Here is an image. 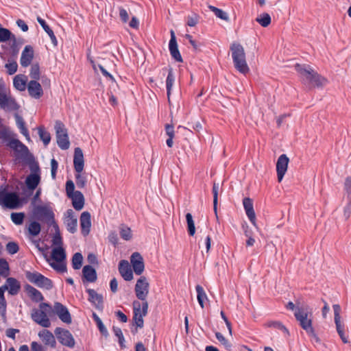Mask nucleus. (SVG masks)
Instances as JSON below:
<instances>
[{"mask_svg": "<svg viewBox=\"0 0 351 351\" xmlns=\"http://www.w3.org/2000/svg\"><path fill=\"white\" fill-rule=\"evenodd\" d=\"M215 337L219 342L227 350H230L232 348V343L228 340L221 332H216Z\"/></svg>", "mask_w": 351, "mask_h": 351, "instance_id": "nucleus-47", "label": "nucleus"}, {"mask_svg": "<svg viewBox=\"0 0 351 351\" xmlns=\"http://www.w3.org/2000/svg\"><path fill=\"white\" fill-rule=\"evenodd\" d=\"M57 143L62 149H67L70 146L67 130L64 125L60 121H56L55 125Z\"/></svg>", "mask_w": 351, "mask_h": 351, "instance_id": "nucleus-7", "label": "nucleus"}, {"mask_svg": "<svg viewBox=\"0 0 351 351\" xmlns=\"http://www.w3.org/2000/svg\"><path fill=\"white\" fill-rule=\"evenodd\" d=\"M4 286H6V290H8L9 294L12 295L18 294L21 289V285L19 282L16 278L12 277L7 278L6 283Z\"/></svg>", "mask_w": 351, "mask_h": 351, "instance_id": "nucleus-27", "label": "nucleus"}, {"mask_svg": "<svg viewBox=\"0 0 351 351\" xmlns=\"http://www.w3.org/2000/svg\"><path fill=\"white\" fill-rule=\"evenodd\" d=\"M243 206L249 220L256 228H258L256 213L254 209L253 200L247 197H244L243 199Z\"/></svg>", "mask_w": 351, "mask_h": 351, "instance_id": "nucleus-14", "label": "nucleus"}, {"mask_svg": "<svg viewBox=\"0 0 351 351\" xmlns=\"http://www.w3.org/2000/svg\"><path fill=\"white\" fill-rule=\"evenodd\" d=\"M175 82V76L173 75V69L171 67L169 69L168 75L166 80V86L167 90V97L169 101H170V95L171 93V89L173 87V84Z\"/></svg>", "mask_w": 351, "mask_h": 351, "instance_id": "nucleus-36", "label": "nucleus"}, {"mask_svg": "<svg viewBox=\"0 0 351 351\" xmlns=\"http://www.w3.org/2000/svg\"><path fill=\"white\" fill-rule=\"evenodd\" d=\"M256 21L262 27H266L271 23V17L269 14L263 13L256 19Z\"/></svg>", "mask_w": 351, "mask_h": 351, "instance_id": "nucleus-42", "label": "nucleus"}, {"mask_svg": "<svg viewBox=\"0 0 351 351\" xmlns=\"http://www.w3.org/2000/svg\"><path fill=\"white\" fill-rule=\"evenodd\" d=\"M8 184L0 185V206L9 209H16L22 206L19 195L16 192H9Z\"/></svg>", "mask_w": 351, "mask_h": 351, "instance_id": "nucleus-3", "label": "nucleus"}, {"mask_svg": "<svg viewBox=\"0 0 351 351\" xmlns=\"http://www.w3.org/2000/svg\"><path fill=\"white\" fill-rule=\"evenodd\" d=\"M58 264H56L54 263H52L50 264V265L56 271L64 273L66 271V265L62 262H58Z\"/></svg>", "mask_w": 351, "mask_h": 351, "instance_id": "nucleus-59", "label": "nucleus"}, {"mask_svg": "<svg viewBox=\"0 0 351 351\" xmlns=\"http://www.w3.org/2000/svg\"><path fill=\"white\" fill-rule=\"evenodd\" d=\"M120 235L125 241H130L132 238V230L129 227L122 226L120 228Z\"/></svg>", "mask_w": 351, "mask_h": 351, "instance_id": "nucleus-49", "label": "nucleus"}, {"mask_svg": "<svg viewBox=\"0 0 351 351\" xmlns=\"http://www.w3.org/2000/svg\"><path fill=\"white\" fill-rule=\"evenodd\" d=\"M148 310V302H144L142 304V313H134L133 320L134 324L138 328H143L144 325L143 317L147 315Z\"/></svg>", "mask_w": 351, "mask_h": 351, "instance_id": "nucleus-28", "label": "nucleus"}, {"mask_svg": "<svg viewBox=\"0 0 351 351\" xmlns=\"http://www.w3.org/2000/svg\"><path fill=\"white\" fill-rule=\"evenodd\" d=\"M295 317L300 322L301 327L310 335L316 337L315 330L312 325V319L308 317L307 311L302 308H298L295 312Z\"/></svg>", "mask_w": 351, "mask_h": 351, "instance_id": "nucleus-5", "label": "nucleus"}, {"mask_svg": "<svg viewBox=\"0 0 351 351\" xmlns=\"http://www.w3.org/2000/svg\"><path fill=\"white\" fill-rule=\"evenodd\" d=\"M0 139L7 142L8 145L13 149L18 150L19 148H27L20 141L13 138L11 132L6 128L0 130Z\"/></svg>", "mask_w": 351, "mask_h": 351, "instance_id": "nucleus-12", "label": "nucleus"}, {"mask_svg": "<svg viewBox=\"0 0 351 351\" xmlns=\"http://www.w3.org/2000/svg\"><path fill=\"white\" fill-rule=\"evenodd\" d=\"M64 223L66 229L71 233H74L77 230V219L72 209H69L64 214Z\"/></svg>", "mask_w": 351, "mask_h": 351, "instance_id": "nucleus-17", "label": "nucleus"}, {"mask_svg": "<svg viewBox=\"0 0 351 351\" xmlns=\"http://www.w3.org/2000/svg\"><path fill=\"white\" fill-rule=\"evenodd\" d=\"M73 165L75 171L80 173L84 169V161L82 151L80 147L75 149Z\"/></svg>", "mask_w": 351, "mask_h": 351, "instance_id": "nucleus-25", "label": "nucleus"}, {"mask_svg": "<svg viewBox=\"0 0 351 351\" xmlns=\"http://www.w3.org/2000/svg\"><path fill=\"white\" fill-rule=\"evenodd\" d=\"M83 256L81 253H75L72 258V266L74 269H79L82 265Z\"/></svg>", "mask_w": 351, "mask_h": 351, "instance_id": "nucleus-44", "label": "nucleus"}, {"mask_svg": "<svg viewBox=\"0 0 351 351\" xmlns=\"http://www.w3.org/2000/svg\"><path fill=\"white\" fill-rule=\"evenodd\" d=\"M82 280L83 282V284L85 287L86 291H88V288H87V285H88V265H84L82 269Z\"/></svg>", "mask_w": 351, "mask_h": 351, "instance_id": "nucleus-62", "label": "nucleus"}, {"mask_svg": "<svg viewBox=\"0 0 351 351\" xmlns=\"http://www.w3.org/2000/svg\"><path fill=\"white\" fill-rule=\"evenodd\" d=\"M51 306L47 303H41L38 309H34L32 313V319L44 328H49L51 322L48 317V313L51 311Z\"/></svg>", "mask_w": 351, "mask_h": 351, "instance_id": "nucleus-4", "label": "nucleus"}, {"mask_svg": "<svg viewBox=\"0 0 351 351\" xmlns=\"http://www.w3.org/2000/svg\"><path fill=\"white\" fill-rule=\"evenodd\" d=\"M40 182V176L39 175V167L38 166H36L34 173H30L26 178L25 184L29 190L34 191L38 186Z\"/></svg>", "mask_w": 351, "mask_h": 351, "instance_id": "nucleus-21", "label": "nucleus"}, {"mask_svg": "<svg viewBox=\"0 0 351 351\" xmlns=\"http://www.w3.org/2000/svg\"><path fill=\"white\" fill-rule=\"evenodd\" d=\"M36 19H37L38 23L41 25V27L43 28V29L45 31V32L49 36L52 44L54 46H57V45H58V40H57V38H56V37L53 30L47 24L45 21L44 19H43L41 17L37 16Z\"/></svg>", "mask_w": 351, "mask_h": 351, "instance_id": "nucleus-31", "label": "nucleus"}, {"mask_svg": "<svg viewBox=\"0 0 351 351\" xmlns=\"http://www.w3.org/2000/svg\"><path fill=\"white\" fill-rule=\"evenodd\" d=\"M0 274L4 278H7L10 275L9 265L4 258L0 259Z\"/></svg>", "mask_w": 351, "mask_h": 351, "instance_id": "nucleus-45", "label": "nucleus"}, {"mask_svg": "<svg viewBox=\"0 0 351 351\" xmlns=\"http://www.w3.org/2000/svg\"><path fill=\"white\" fill-rule=\"evenodd\" d=\"M19 247L15 242H8L6 245V250L10 254H14L19 252Z\"/></svg>", "mask_w": 351, "mask_h": 351, "instance_id": "nucleus-54", "label": "nucleus"}, {"mask_svg": "<svg viewBox=\"0 0 351 351\" xmlns=\"http://www.w3.org/2000/svg\"><path fill=\"white\" fill-rule=\"evenodd\" d=\"M11 219L16 225H21L23 223L25 214L23 213H12Z\"/></svg>", "mask_w": 351, "mask_h": 351, "instance_id": "nucleus-51", "label": "nucleus"}, {"mask_svg": "<svg viewBox=\"0 0 351 351\" xmlns=\"http://www.w3.org/2000/svg\"><path fill=\"white\" fill-rule=\"evenodd\" d=\"M134 291L138 300H141L143 302H147L146 299L149 292V282L145 276H141L137 280Z\"/></svg>", "mask_w": 351, "mask_h": 351, "instance_id": "nucleus-8", "label": "nucleus"}, {"mask_svg": "<svg viewBox=\"0 0 351 351\" xmlns=\"http://www.w3.org/2000/svg\"><path fill=\"white\" fill-rule=\"evenodd\" d=\"M99 267V261L94 254H89V282H95L97 279L96 268Z\"/></svg>", "mask_w": 351, "mask_h": 351, "instance_id": "nucleus-24", "label": "nucleus"}, {"mask_svg": "<svg viewBox=\"0 0 351 351\" xmlns=\"http://www.w3.org/2000/svg\"><path fill=\"white\" fill-rule=\"evenodd\" d=\"M54 312L60 319V320L66 324L71 323V317L67 308L60 302L54 304Z\"/></svg>", "mask_w": 351, "mask_h": 351, "instance_id": "nucleus-18", "label": "nucleus"}, {"mask_svg": "<svg viewBox=\"0 0 351 351\" xmlns=\"http://www.w3.org/2000/svg\"><path fill=\"white\" fill-rule=\"evenodd\" d=\"M14 118L16 120V125H17L18 128L19 129L21 133L23 136H25L27 140H29L30 138H29V131L25 126V122L23 120V117L21 116H20L18 113H16L14 114Z\"/></svg>", "mask_w": 351, "mask_h": 351, "instance_id": "nucleus-33", "label": "nucleus"}, {"mask_svg": "<svg viewBox=\"0 0 351 351\" xmlns=\"http://www.w3.org/2000/svg\"><path fill=\"white\" fill-rule=\"evenodd\" d=\"M27 82V77L25 75H16L13 80V85L16 89L20 91L25 90Z\"/></svg>", "mask_w": 351, "mask_h": 351, "instance_id": "nucleus-32", "label": "nucleus"}, {"mask_svg": "<svg viewBox=\"0 0 351 351\" xmlns=\"http://www.w3.org/2000/svg\"><path fill=\"white\" fill-rule=\"evenodd\" d=\"M34 51L33 47L31 45H26L21 53L20 58L21 65L23 67L29 66L34 59Z\"/></svg>", "mask_w": 351, "mask_h": 351, "instance_id": "nucleus-19", "label": "nucleus"}, {"mask_svg": "<svg viewBox=\"0 0 351 351\" xmlns=\"http://www.w3.org/2000/svg\"><path fill=\"white\" fill-rule=\"evenodd\" d=\"M219 184L214 182L213 186V204H214V209L216 211L217 210V204L218 201V191H219Z\"/></svg>", "mask_w": 351, "mask_h": 351, "instance_id": "nucleus-58", "label": "nucleus"}, {"mask_svg": "<svg viewBox=\"0 0 351 351\" xmlns=\"http://www.w3.org/2000/svg\"><path fill=\"white\" fill-rule=\"evenodd\" d=\"M335 324L337 332L338 335H339L343 343H346V344L349 343L350 340L348 339V336H347L346 335L345 324H343V322L342 321H341L339 322H335Z\"/></svg>", "mask_w": 351, "mask_h": 351, "instance_id": "nucleus-34", "label": "nucleus"}, {"mask_svg": "<svg viewBox=\"0 0 351 351\" xmlns=\"http://www.w3.org/2000/svg\"><path fill=\"white\" fill-rule=\"evenodd\" d=\"M112 330H113V332H114V335L119 339V342L120 346L122 348H125V339H124V337H123V335L121 329L120 328H119V327L113 326Z\"/></svg>", "mask_w": 351, "mask_h": 351, "instance_id": "nucleus-52", "label": "nucleus"}, {"mask_svg": "<svg viewBox=\"0 0 351 351\" xmlns=\"http://www.w3.org/2000/svg\"><path fill=\"white\" fill-rule=\"evenodd\" d=\"M82 232L84 236L88 235V211H84L80 217Z\"/></svg>", "mask_w": 351, "mask_h": 351, "instance_id": "nucleus-43", "label": "nucleus"}, {"mask_svg": "<svg viewBox=\"0 0 351 351\" xmlns=\"http://www.w3.org/2000/svg\"><path fill=\"white\" fill-rule=\"evenodd\" d=\"M25 290L32 301L38 302H42L44 300V297L41 292L32 286L26 285L25 286Z\"/></svg>", "mask_w": 351, "mask_h": 351, "instance_id": "nucleus-29", "label": "nucleus"}, {"mask_svg": "<svg viewBox=\"0 0 351 351\" xmlns=\"http://www.w3.org/2000/svg\"><path fill=\"white\" fill-rule=\"evenodd\" d=\"M40 66L38 63L33 64L31 66V69L29 72V76L34 79V80H38L40 78Z\"/></svg>", "mask_w": 351, "mask_h": 351, "instance_id": "nucleus-50", "label": "nucleus"}, {"mask_svg": "<svg viewBox=\"0 0 351 351\" xmlns=\"http://www.w3.org/2000/svg\"><path fill=\"white\" fill-rule=\"evenodd\" d=\"M199 16L193 13L187 16V25L190 27H195L199 21Z\"/></svg>", "mask_w": 351, "mask_h": 351, "instance_id": "nucleus-55", "label": "nucleus"}, {"mask_svg": "<svg viewBox=\"0 0 351 351\" xmlns=\"http://www.w3.org/2000/svg\"><path fill=\"white\" fill-rule=\"evenodd\" d=\"M65 189L67 197H71L74 193H75L76 191H75V184L71 180L66 181Z\"/></svg>", "mask_w": 351, "mask_h": 351, "instance_id": "nucleus-56", "label": "nucleus"}, {"mask_svg": "<svg viewBox=\"0 0 351 351\" xmlns=\"http://www.w3.org/2000/svg\"><path fill=\"white\" fill-rule=\"evenodd\" d=\"M297 72L299 73L302 83L309 88H319L328 84V80L320 75L312 66L308 64H297Z\"/></svg>", "mask_w": 351, "mask_h": 351, "instance_id": "nucleus-1", "label": "nucleus"}, {"mask_svg": "<svg viewBox=\"0 0 351 351\" xmlns=\"http://www.w3.org/2000/svg\"><path fill=\"white\" fill-rule=\"evenodd\" d=\"M52 258L56 262H62L66 258V254L62 247H57L53 249L51 252Z\"/></svg>", "mask_w": 351, "mask_h": 351, "instance_id": "nucleus-35", "label": "nucleus"}, {"mask_svg": "<svg viewBox=\"0 0 351 351\" xmlns=\"http://www.w3.org/2000/svg\"><path fill=\"white\" fill-rule=\"evenodd\" d=\"M195 289L197 291V299L199 304L203 308L204 307V300H207V295L203 289V287L200 285H197L195 287Z\"/></svg>", "mask_w": 351, "mask_h": 351, "instance_id": "nucleus-38", "label": "nucleus"}, {"mask_svg": "<svg viewBox=\"0 0 351 351\" xmlns=\"http://www.w3.org/2000/svg\"><path fill=\"white\" fill-rule=\"evenodd\" d=\"M34 214L40 221H44L47 223H54V214L51 208L47 206H37L34 208Z\"/></svg>", "mask_w": 351, "mask_h": 351, "instance_id": "nucleus-9", "label": "nucleus"}, {"mask_svg": "<svg viewBox=\"0 0 351 351\" xmlns=\"http://www.w3.org/2000/svg\"><path fill=\"white\" fill-rule=\"evenodd\" d=\"M119 271L125 280L130 281L133 279V273L131 267L126 260L119 262Z\"/></svg>", "mask_w": 351, "mask_h": 351, "instance_id": "nucleus-23", "label": "nucleus"}, {"mask_svg": "<svg viewBox=\"0 0 351 351\" xmlns=\"http://www.w3.org/2000/svg\"><path fill=\"white\" fill-rule=\"evenodd\" d=\"M29 95L34 99H40L43 95L41 85L36 80H31L27 86Z\"/></svg>", "mask_w": 351, "mask_h": 351, "instance_id": "nucleus-22", "label": "nucleus"}, {"mask_svg": "<svg viewBox=\"0 0 351 351\" xmlns=\"http://www.w3.org/2000/svg\"><path fill=\"white\" fill-rule=\"evenodd\" d=\"M51 178L53 179H56V171H57L58 167V163L55 158H52L51 160Z\"/></svg>", "mask_w": 351, "mask_h": 351, "instance_id": "nucleus-61", "label": "nucleus"}, {"mask_svg": "<svg viewBox=\"0 0 351 351\" xmlns=\"http://www.w3.org/2000/svg\"><path fill=\"white\" fill-rule=\"evenodd\" d=\"M5 66L7 69V72L9 75L14 74L18 69V64L15 61L6 63Z\"/></svg>", "mask_w": 351, "mask_h": 351, "instance_id": "nucleus-57", "label": "nucleus"}, {"mask_svg": "<svg viewBox=\"0 0 351 351\" xmlns=\"http://www.w3.org/2000/svg\"><path fill=\"white\" fill-rule=\"evenodd\" d=\"M40 339L45 346L55 348L56 346V341L53 333L48 330L43 329L38 334Z\"/></svg>", "mask_w": 351, "mask_h": 351, "instance_id": "nucleus-20", "label": "nucleus"}, {"mask_svg": "<svg viewBox=\"0 0 351 351\" xmlns=\"http://www.w3.org/2000/svg\"><path fill=\"white\" fill-rule=\"evenodd\" d=\"M53 227L55 228L56 232L52 239V243L53 245L61 247L62 245V239L60 233L58 226L55 223Z\"/></svg>", "mask_w": 351, "mask_h": 351, "instance_id": "nucleus-48", "label": "nucleus"}, {"mask_svg": "<svg viewBox=\"0 0 351 351\" xmlns=\"http://www.w3.org/2000/svg\"><path fill=\"white\" fill-rule=\"evenodd\" d=\"M11 32L3 27H0V43L6 42L11 38Z\"/></svg>", "mask_w": 351, "mask_h": 351, "instance_id": "nucleus-53", "label": "nucleus"}, {"mask_svg": "<svg viewBox=\"0 0 351 351\" xmlns=\"http://www.w3.org/2000/svg\"><path fill=\"white\" fill-rule=\"evenodd\" d=\"M132 269L136 275H141L145 269L143 258L138 252H134L130 256Z\"/></svg>", "mask_w": 351, "mask_h": 351, "instance_id": "nucleus-15", "label": "nucleus"}, {"mask_svg": "<svg viewBox=\"0 0 351 351\" xmlns=\"http://www.w3.org/2000/svg\"><path fill=\"white\" fill-rule=\"evenodd\" d=\"M7 303L5 298H0V315L5 317Z\"/></svg>", "mask_w": 351, "mask_h": 351, "instance_id": "nucleus-63", "label": "nucleus"}, {"mask_svg": "<svg viewBox=\"0 0 351 351\" xmlns=\"http://www.w3.org/2000/svg\"><path fill=\"white\" fill-rule=\"evenodd\" d=\"M289 162V158L286 154H282L280 155L276 162V173H277V178L278 181L279 182H281L284 176L285 175L286 172L288 169V165Z\"/></svg>", "mask_w": 351, "mask_h": 351, "instance_id": "nucleus-13", "label": "nucleus"}, {"mask_svg": "<svg viewBox=\"0 0 351 351\" xmlns=\"http://www.w3.org/2000/svg\"><path fill=\"white\" fill-rule=\"evenodd\" d=\"M89 301H90L99 311L103 310L104 298L101 294L98 293L93 289H89Z\"/></svg>", "mask_w": 351, "mask_h": 351, "instance_id": "nucleus-26", "label": "nucleus"}, {"mask_svg": "<svg viewBox=\"0 0 351 351\" xmlns=\"http://www.w3.org/2000/svg\"><path fill=\"white\" fill-rule=\"evenodd\" d=\"M25 276L30 282L34 284L40 288L50 290L53 286L51 280L37 271L31 272L27 271L25 272Z\"/></svg>", "mask_w": 351, "mask_h": 351, "instance_id": "nucleus-6", "label": "nucleus"}, {"mask_svg": "<svg viewBox=\"0 0 351 351\" xmlns=\"http://www.w3.org/2000/svg\"><path fill=\"white\" fill-rule=\"evenodd\" d=\"M171 39L169 43V49L171 57L178 62H182L183 59L178 49V43L176 41V37L173 30H171Z\"/></svg>", "mask_w": 351, "mask_h": 351, "instance_id": "nucleus-16", "label": "nucleus"}, {"mask_svg": "<svg viewBox=\"0 0 351 351\" xmlns=\"http://www.w3.org/2000/svg\"><path fill=\"white\" fill-rule=\"evenodd\" d=\"M230 49L235 69L241 74H247L250 72V67L247 62L244 47L240 43L233 42Z\"/></svg>", "mask_w": 351, "mask_h": 351, "instance_id": "nucleus-2", "label": "nucleus"}, {"mask_svg": "<svg viewBox=\"0 0 351 351\" xmlns=\"http://www.w3.org/2000/svg\"><path fill=\"white\" fill-rule=\"evenodd\" d=\"M0 108L8 111H17L20 106L10 94L0 92Z\"/></svg>", "mask_w": 351, "mask_h": 351, "instance_id": "nucleus-11", "label": "nucleus"}, {"mask_svg": "<svg viewBox=\"0 0 351 351\" xmlns=\"http://www.w3.org/2000/svg\"><path fill=\"white\" fill-rule=\"evenodd\" d=\"M55 335L59 342L69 348H73L75 346V340L71 333L66 329L56 328L54 330Z\"/></svg>", "mask_w": 351, "mask_h": 351, "instance_id": "nucleus-10", "label": "nucleus"}, {"mask_svg": "<svg viewBox=\"0 0 351 351\" xmlns=\"http://www.w3.org/2000/svg\"><path fill=\"white\" fill-rule=\"evenodd\" d=\"M93 318L94 321L96 322V324L101 335H104L105 337H108L109 335L108 331L106 326H104V324H103L101 319L95 313H93Z\"/></svg>", "mask_w": 351, "mask_h": 351, "instance_id": "nucleus-37", "label": "nucleus"}, {"mask_svg": "<svg viewBox=\"0 0 351 351\" xmlns=\"http://www.w3.org/2000/svg\"><path fill=\"white\" fill-rule=\"evenodd\" d=\"M72 200V204L75 209L80 210L84 204V198L82 193L80 191H76L72 196L68 197Z\"/></svg>", "mask_w": 351, "mask_h": 351, "instance_id": "nucleus-30", "label": "nucleus"}, {"mask_svg": "<svg viewBox=\"0 0 351 351\" xmlns=\"http://www.w3.org/2000/svg\"><path fill=\"white\" fill-rule=\"evenodd\" d=\"M186 220L187 223L188 232L190 236L193 237L195 234V222L193 216L191 213H188L186 215Z\"/></svg>", "mask_w": 351, "mask_h": 351, "instance_id": "nucleus-40", "label": "nucleus"}, {"mask_svg": "<svg viewBox=\"0 0 351 351\" xmlns=\"http://www.w3.org/2000/svg\"><path fill=\"white\" fill-rule=\"evenodd\" d=\"M332 308H333V311H334V315H335L334 319H335V322H341V315H340V313H341V307H340V306L339 304H334L332 306Z\"/></svg>", "mask_w": 351, "mask_h": 351, "instance_id": "nucleus-60", "label": "nucleus"}, {"mask_svg": "<svg viewBox=\"0 0 351 351\" xmlns=\"http://www.w3.org/2000/svg\"><path fill=\"white\" fill-rule=\"evenodd\" d=\"M41 230L40 223L37 221H32L28 226V232L32 236H37L39 234Z\"/></svg>", "mask_w": 351, "mask_h": 351, "instance_id": "nucleus-46", "label": "nucleus"}, {"mask_svg": "<svg viewBox=\"0 0 351 351\" xmlns=\"http://www.w3.org/2000/svg\"><path fill=\"white\" fill-rule=\"evenodd\" d=\"M208 8L210 9V11H212L213 12L215 13V16L217 18H219L221 20H223L225 21H229V16H228V14L226 12H224L223 10L219 9L213 5H209Z\"/></svg>", "mask_w": 351, "mask_h": 351, "instance_id": "nucleus-41", "label": "nucleus"}, {"mask_svg": "<svg viewBox=\"0 0 351 351\" xmlns=\"http://www.w3.org/2000/svg\"><path fill=\"white\" fill-rule=\"evenodd\" d=\"M344 189L348 196L351 195V177L346 178L344 182Z\"/></svg>", "mask_w": 351, "mask_h": 351, "instance_id": "nucleus-64", "label": "nucleus"}, {"mask_svg": "<svg viewBox=\"0 0 351 351\" xmlns=\"http://www.w3.org/2000/svg\"><path fill=\"white\" fill-rule=\"evenodd\" d=\"M38 132L40 138L43 141L45 145H47L51 141L50 134L45 130L43 126L38 128Z\"/></svg>", "mask_w": 351, "mask_h": 351, "instance_id": "nucleus-39", "label": "nucleus"}]
</instances>
